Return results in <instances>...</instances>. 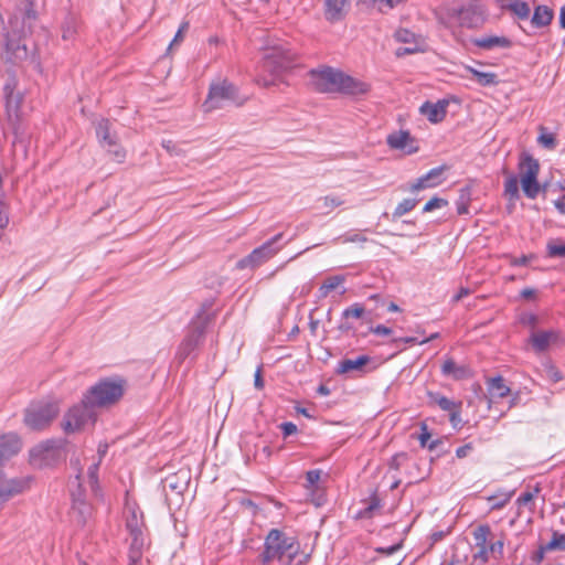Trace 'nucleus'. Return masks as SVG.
Here are the masks:
<instances>
[{
  "instance_id": "obj_1",
  "label": "nucleus",
  "mask_w": 565,
  "mask_h": 565,
  "mask_svg": "<svg viewBox=\"0 0 565 565\" xmlns=\"http://www.w3.org/2000/svg\"><path fill=\"white\" fill-rule=\"evenodd\" d=\"M443 22L455 23L460 28L478 29L484 21V9L480 0H467L465 3H452L445 9Z\"/></svg>"
},
{
  "instance_id": "obj_2",
  "label": "nucleus",
  "mask_w": 565,
  "mask_h": 565,
  "mask_svg": "<svg viewBox=\"0 0 565 565\" xmlns=\"http://www.w3.org/2000/svg\"><path fill=\"white\" fill-rule=\"evenodd\" d=\"M299 552V544L295 537L287 536L278 529H271L265 537L264 551L259 555L262 565H268L275 559L287 555L292 559Z\"/></svg>"
},
{
  "instance_id": "obj_3",
  "label": "nucleus",
  "mask_w": 565,
  "mask_h": 565,
  "mask_svg": "<svg viewBox=\"0 0 565 565\" xmlns=\"http://www.w3.org/2000/svg\"><path fill=\"white\" fill-rule=\"evenodd\" d=\"M126 527L130 536L129 559L131 565H137L141 559L147 543L146 524L142 512L132 507L127 508Z\"/></svg>"
},
{
  "instance_id": "obj_4",
  "label": "nucleus",
  "mask_w": 565,
  "mask_h": 565,
  "mask_svg": "<svg viewBox=\"0 0 565 565\" xmlns=\"http://www.w3.org/2000/svg\"><path fill=\"white\" fill-rule=\"evenodd\" d=\"M245 98H241L238 89L227 79H218L210 85L207 97L203 104L206 111L223 108L227 104L242 106Z\"/></svg>"
},
{
  "instance_id": "obj_5",
  "label": "nucleus",
  "mask_w": 565,
  "mask_h": 565,
  "mask_svg": "<svg viewBox=\"0 0 565 565\" xmlns=\"http://www.w3.org/2000/svg\"><path fill=\"white\" fill-rule=\"evenodd\" d=\"M60 413V405L55 401H40L31 403L24 411L23 422L31 430L47 428Z\"/></svg>"
},
{
  "instance_id": "obj_6",
  "label": "nucleus",
  "mask_w": 565,
  "mask_h": 565,
  "mask_svg": "<svg viewBox=\"0 0 565 565\" xmlns=\"http://www.w3.org/2000/svg\"><path fill=\"white\" fill-rule=\"evenodd\" d=\"M124 394V382L120 380H102L84 395L86 403L96 408L107 407L117 403Z\"/></svg>"
},
{
  "instance_id": "obj_7",
  "label": "nucleus",
  "mask_w": 565,
  "mask_h": 565,
  "mask_svg": "<svg viewBox=\"0 0 565 565\" xmlns=\"http://www.w3.org/2000/svg\"><path fill=\"white\" fill-rule=\"evenodd\" d=\"M211 319L210 313L201 310L191 322L188 333L179 347L178 355L181 360L186 359L202 343Z\"/></svg>"
},
{
  "instance_id": "obj_8",
  "label": "nucleus",
  "mask_w": 565,
  "mask_h": 565,
  "mask_svg": "<svg viewBox=\"0 0 565 565\" xmlns=\"http://www.w3.org/2000/svg\"><path fill=\"white\" fill-rule=\"evenodd\" d=\"M62 441L47 439L30 450V463L39 469L51 467L62 459Z\"/></svg>"
},
{
  "instance_id": "obj_9",
  "label": "nucleus",
  "mask_w": 565,
  "mask_h": 565,
  "mask_svg": "<svg viewBox=\"0 0 565 565\" xmlns=\"http://www.w3.org/2000/svg\"><path fill=\"white\" fill-rule=\"evenodd\" d=\"M96 420L95 407L86 403V396L64 415L62 428L66 434L81 430L87 423Z\"/></svg>"
},
{
  "instance_id": "obj_10",
  "label": "nucleus",
  "mask_w": 565,
  "mask_h": 565,
  "mask_svg": "<svg viewBox=\"0 0 565 565\" xmlns=\"http://www.w3.org/2000/svg\"><path fill=\"white\" fill-rule=\"evenodd\" d=\"M520 182L524 194L529 199H535L540 191L541 185L537 181L540 172V164L537 160L533 159L529 154H523L519 163Z\"/></svg>"
},
{
  "instance_id": "obj_11",
  "label": "nucleus",
  "mask_w": 565,
  "mask_h": 565,
  "mask_svg": "<svg viewBox=\"0 0 565 565\" xmlns=\"http://www.w3.org/2000/svg\"><path fill=\"white\" fill-rule=\"evenodd\" d=\"M282 233L275 235L269 241L265 242L262 246L255 248L247 256L239 259L236 264L238 269L257 268L273 258L281 247L275 245L281 239Z\"/></svg>"
},
{
  "instance_id": "obj_12",
  "label": "nucleus",
  "mask_w": 565,
  "mask_h": 565,
  "mask_svg": "<svg viewBox=\"0 0 565 565\" xmlns=\"http://www.w3.org/2000/svg\"><path fill=\"white\" fill-rule=\"evenodd\" d=\"M342 75V71L330 66H322L309 72L311 84L319 93H339Z\"/></svg>"
},
{
  "instance_id": "obj_13",
  "label": "nucleus",
  "mask_w": 565,
  "mask_h": 565,
  "mask_svg": "<svg viewBox=\"0 0 565 565\" xmlns=\"http://www.w3.org/2000/svg\"><path fill=\"white\" fill-rule=\"evenodd\" d=\"M296 60V53L284 45L277 44L268 47L264 54L263 67L271 74H278L291 67Z\"/></svg>"
},
{
  "instance_id": "obj_14",
  "label": "nucleus",
  "mask_w": 565,
  "mask_h": 565,
  "mask_svg": "<svg viewBox=\"0 0 565 565\" xmlns=\"http://www.w3.org/2000/svg\"><path fill=\"white\" fill-rule=\"evenodd\" d=\"M31 480L30 477L7 478L0 473V505L26 491Z\"/></svg>"
},
{
  "instance_id": "obj_15",
  "label": "nucleus",
  "mask_w": 565,
  "mask_h": 565,
  "mask_svg": "<svg viewBox=\"0 0 565 565\" xmlns=\"http://www.w3.org/2000/svg\"><path fill=\"white\" fill-rule=\"evenodd\" d=\"M96 134L103 147L107 148L117 161H121L125 158L126 152L118 145L116 135L111 132V124L108 119H102L98 121L96 126Z\"/></svg>"
},
{
  "instance_id": "obj_16",
  "label": "nucleus",
  "mask_w": 565,
  "mask_h": 565,
  "mask_svg": "<svg viewBox=\"0 0 565 565\" xmlns=\"http://www.w3.org/2000/svg\"><path fill=\"white\" fill-rule=\"evenodd\" d=\"M3 95L6 99V109L10 120H19L21 115V104L23 95L17 90V82L13 77L8 78L3 86Z\"/></svg>"
},
{
  "instance_id": "obj_17",
  "label": "nucleus",
  "mask_w": 565,
  "mask_h": 565,
  "mask_svg": "<svg viewBox=\"0 0 565 565\" xmlns=\"http://www.w3.org/2000/svg\"><path fill=\"white\" fill-rule=\"evenodd\" d=\"M371 90V84L355 78L351 75H348L343 72L342 79L340 82V92L339 94H343L350 97L359 98L369 94Z\"/></svg>"
},
{
  "instance_id": "obj_18",
  "label": "nucleus",
  "mask_w": 565,
  "mask_h": 565,
  "mask_svg": "<svg viewBox=\"0 0 565 565\" xmlns=\"http://www.w3.org/2000/svg\"><path fill=\"white\" fill-rule=\"evenodd\" d=\"M386 141L392 149L402 150L407 154L415 153L418 150L415 139L405 130L388 135Z\"/></svg>"
},
{
  "instance_id": "obj_19",
  "label": "nucleus",
  "mask_w": 565,
  "mask_h": 565,
  "mask_svg": "<svg viewBox=\"0 0 565 565\" xmlns=\"http://www.w3.org/2000/svg\"><path fill=\"white\" fill-rule=\"evenodd\" d=\"M6 60L11 63H19L26 58L28 50L25 43L20 38L8 36L4 51Z\"/></svg>"
},
{
  "instance_id": "obj_20",
  "label": "nucleus",
  "mask_w": 565,
  "mask_h": 565,
  "mask_svg": "<svg viewBox=\"0 0 565 565\" xmlns=\"http://www.w3.org/2000/svg\"><path fill=\"white\" fill-rule=\"evenodd\" d=\"M447 107L448 102L445 99L438 100L437 103L426 102L420 106L419 111L422 115L426 116L431 124H438L445 119Z\"/></svg>"
},
{
  "instance_id": "obj_21",
  "label": "nucleus",
  "mask_w": 565,
  "mask_h": 565,
  "mask_svg": "<svg viewBox=\"0 0 565 565\" xmlns=\"http://www.w3.org/2000/svg\"><path fill=\"white\" fill-rule=\"evenodd\" d=\"M21 449V440L15 434H7L0 437V465Z\"/></svg>"
},
{
  "instance_id": "obj_22",
  "label": "nucleus",
  "mask_w": 565,
  "mask_h": 565,
  "mask_svg": "<svg viewBox=\"0 0 565 565\" xmlns=\"http://www.w3.org/2000/svg\"><path fill=\"white\" fill-rule=\"evenodd\" d=\"M371 358L369 355H360L356 359L341 360L337 367L338 374H347L351 372L365 373V367L370 364Z\"/></svg>"
},
{
  "instance_id": "obj_23",
  "label": "nucleus",
  "mask_w": 565,
  "mask_h": 565,
  "mask_svg": "<svg viewBox=\"0 0 565 565\" xmlns=\"http://www.w3.org/2000/svg\"><path fill=\"white\" fill-rule=\"evenodd\" d=\"M472 43L482 50L510 49L512 41L507 36L483 35L472 40Z\"/></svg>"
},
{
  "instance_id": "obj_24",
  "label": "nucleus",
  "mask_w": 565,
  "mask_h": 565,
  "mask_svg": "<svg viewBox=\"0 0 565 565\" xmlns=\"http://www.w3.org/2000/svg\"><path fill=\"white\" fill-rule=\"evenodd\" d=\"M503 10H508L520 20H526L530 17L531 8L529 3L521 0H498Z\"/></svg>"
},
{
  "instance_id": "obj_25",
  "label": "nucleus",
  "mask_w": 565,
  "mask_h": 565,
  "mask_svg": "<svg viewBox=\"0 0 565 565\" xmlns=\"http://www.w3.org/2000/svg\"><path fill=\"white\" fill-rule=\"evenodd\" d=\"M19 11L22 14L23 24L30 29L39 18V1L38 0H22L19 6Z\"/></svg>"
},
{
  "instance_id": "obj_26",
  "label": "nucleus",
  "mask_w": 565,
  "mask_h": 565,
  "mask_svg": "<svg viewBox=\"0 0 565 565\" xmlns=\"http://www.w3.org/2000/svg\"><path fill=\"white\" fill-rule=\"evenodd\" d=\"M444 167L434 168L430 171H428L425 175L417 179L416 182L412 183L409 185L411 192H417L426 188L435 186L437 183L433 182L435 179L441 175L444 172Z\"/></svg>"
},
{
  "instance_id": "obj_27",
  "label": "nucleus",
  "mask_w": 565,
  "mask_h": 565,
  "mask_svg": "<svg viewBox=\"0 0 565 565\" xmlns=\"http://www.w3.org/2000/svg\"><path fill=\"white\" fill-rule=\"evenodd\" d=\"M441 372L454 380H463L470 376L469 369L465 365H458L452 359H447L441 365Z\"/></svg>"
},
{
  "instance_id": "obj_28",
  "label": "nucleus",
  "mask_w": 565,
  "mask_h": 565,
  "mask_svg": "<svg viewBox=\"0 0 565 565\" xmlns=\"http://www.w3.org/2000/svg\"><path fill=\"white\" fill-rule=\"evenodd\" d=\"M554 18L553 10L544 4H540L534 9L531 23L535 28H544L551 24Z\"/></svg>"
},
{
  "instance_id": "obj_29",
  "label": "nucleus",
  "mask_w": 565,
  "mask_h": 565,
  "mask_svg": "<svg viewBox=\"0 0 565 565\" xmlns=\"http://www.w3.org/2000/svg\"><path fill=\"white\" fill-rule=\"evenodd\" d=\"M556 340V333L553 331H539L533 332L531 335V343L536 352L545 351L551 342Z\"/></svg>"
},
{
  "instance_id": "obj_30",
  "label": "nucleus",
  "mask_w": 565,
  "mask_h": 565,
  "mask_svg": "<svg viewBox=\"0 0 565 565\" xmlns=\"http://www.w3.org/2000/svg\"><path fill=\"white\" fill-rule=\"evenodd\" d=\"M79 20L73 14L68 13L62 23V38L65 41L73 40L78 31Z\"/></svg>"
},
{
  "instance_id": "obj_31",
  "label": "nucleus",
  "mask_w": 565,
  "mask_h": 565,
  "mask_svg": "<svg viewBox=\"0 0 565 565\" xmlns=\"http://www.w3.org/2000/svg\"><path fill=\"white\" fill-rule=\"evenodd\" d=\"M466 70L471 73L481 86H493L498 84V75L493 72H480L475 67L467 66Z\"/></svg>"
},
{
  "instance_id": "obj_32",
  "label": "nucleus",
  "mask_w": 565,
  "mask_h": 565,
  "mask_svg": "<svg viewBox=\"0 0 565 565\" xmlns=\"http://www.w3.org/2000/svg\"><path fill=\"white\" fill-rule=\"evenodd\" d=\"M488 388L494 397H505L510 394V388L505 385L502 376H495L488 381Z\"/></svg>"
},
{
  "instance_id": "obj_33",
  "label": "nucleus",
  "mask_w": 565,
  "mask_h": 565,
  "mask_svg": "<svg viewBox=\"0 0 565 565\" xmlns=\"http://www.w3.org/2000/svg\"><path fill=\"white\" fill-rule=\"evenodd\" d=\"M429 397L434 404L438 405L443 411H446L449 413L451 411H454L455 408H461V406H462L461 402L451 401L448 397L443 396L438 393H435V394L430 393Z\"/></svg>"
},
{
  "instance_id": "obj_34",
  "label": "nucleus",
  "mask_w": 565,
  "mask_h": 565,
  "mask_svg": "<svg viewBox=\"0 0 565 565\" xmlns=\"http://www.w3.org/2000/svg\"><path fill=\"white\" fill-rule=\"evenodd\" d=\"M347 0H326V17L330 21L339 20Z\"/></svg>"
},
{
  "instance_id": "obj_35",
  "label": "nucleus",
  "mask_w": 565,
  "mask_h": 565,
  "mask_svg": "<svg viewBox=\"0 0 565 565\" xmlns=\"http://www.w3.org/2000/svg\"><path fill=\"white\" fill-rule=\"evenodd\" d=\"M504 195L508 196L510 201H516L520 198L519 181L513 174L508 175L504 181Z\"/></svg>"
},
{
  "instance_id": "obj_36",
  "label": "nucleus",
  "mask_w": 565,
  "mask_h": 565,
  "mask_svg": "<svg viewBox=\"0 0 565 565\" xmlns=\"http://www.w3.org/2000/svg\"><path fill=\"white\" fill-rule=\"evenodd\" d=\"M418 203L416 199H404L401 203L397 204L394 212L392 213V220H397L402 217L404 214L413 211Z\"/></svg>"
},
{
  "instance_id": "obj_37",
  "label": "nucleus",
  "mask_w": 565,
  "mask_h": 565,
  "mask_svg": "<svg viewBox=\"0 0 565 565\" xmlns=\"http://www.w3.org/2000/svg\"><path fill=\"white\" fill-rule=\"evenodd\" d=\"M363 2L376 8L380 12L386 13L405 2V0H363Z\"/></svg>"
},
{
  "instance_id": "obj_38",
  "label": "nucleus",
  "mask_w": 565,
  "mask_h": 565,
  "mask_svg": "<svg viewBox=\"0 0 565 565\" xmlns=\"http://www.w3.org/2000/svg\"><path fill=\"white\" fill-rule=\"evenodd\" d=\"M343 281H344V276H340V275L327 278L323 281V284L321 285V287L319 288L320 296L321 297H327L330 291L335 289Z\"/></svg>"
},
{
  "instance_id": "obj_39",
  "label": "nucleus",
  "mask_w": 565,
  "mask_h": 565,
  "mask_svg": "<svg viewBox=\"0 0 565 565\" xmlns=\"http://www.w3.org/2000/svg\"><path fill=\"white\" fill-rule=\"evenodd\" d=\"M547 256L555 257H565V243L559 239H551L547 242Z\"/></svg>"
},
{
  "instance_id": "obj_40",
  "label": "nucleus",
  "mask_w": 565,
  "mask_h": 565,
  "mask_svg": "<svg viewBox=\"0 0 565 565\" xmlns=\"http://www.w3.org/2000/svg\"><path fill=\"white\" fill-rule=\"evenodd\" d=\"M545 550H559L565 551V533L554 531L552 533V540L545 545Z\"/></svg>"
},
{
  "instance_id": "obj_41",
  "label": "nucleus",
  "mask_w": 565,
  "mask_h": 565,
  "mask_svg": "<svg viewBox=\"0 0 565 565\" xmlns=\"http://www.w3.org/2000/svg\"><path fill=\"white\" fill-rule=\"evenodd\" d=\"M322 203L324 213H330L333 209L342 205L344 201L337 195H326L319 200Z\"/></svg>"
},
{
  "instance_id": "obj_42",
  "label": "nucleus",
  "mask_w": 565,
  "mask_h": 565,
  "mask_svg": "<svg viewBox=\"0 0 565 565\" xmlns=\"http://www.w3.org/2000/svg\"><path fill=\"white\" fill-rule=\"evenodd\" d=\"M490 534V527L488 525H480L473 531V539L478 547L486 546L488 536Z\"/></svg>"
},
{
  "instance_id": "obj_43",
  "label": "nucleus",
  "mask_w": 565,
  "mask_h": 565,
  "mask_svg": "<svg viewBox=\"0 0 565 565\" xmlns=\"http://www.w3.org/2000/svg\"><path fill=\"white\" fill-rule=\"evenodd\" d=\"M394 38L397 42L401 43H407V44H415L417 43L416 34L409 30L406 29H399L395 32Z\"/></svg>"
},
{
  "instance_id": "obj_44",
  "label": "nucleus",
  "mask_w": 565,
  "mask_h": 565,
  "mask_svg": "<svg viewBox=\"0 0 565 565\" xmlns=\"http://www.w3.org/2000/svg\"><path fill=\"white\" fill-rule=\"evenodd\" d=\"M364 312H365V308L363 307V305L356 302V303H353L351 307L347 308L342 312V317L344 319H349V318L360 319L363 317Z\"/></svg>"
},
{
  "instance_id": "obj_45",
  "label": "nucleus",
  "mask_w": 565,
  "mask_h": 565,
  "mask_svg": "<svg viewBox=\"0 0 565 565\" xmlns=\"http://www.w3.org/2000/svg\"><path fill=\"white\" fill-rule=\"evenodd\" d=\"M322 471L320 469L310 470L306 473V484L305 487L308 489H312L317 487L318 482L321 479Z\"/></svg>"
},
{
  "instance_id": "obj_46",
  "label": "nucleus",
  "mask_w": 565,
  "mask_h": 565,
  "mask_svg": "<svg viewBox=\"0 0 565 565\" xmlns=\"http://www.w3.org/2000/svg\"><path fill=\"white\" fill-rule=\"evenodd\" d=\"M447 204H448L447 200H445L443 198L434 196L424 205L423 212L424 213L431 212L436 209L444 207Z\"/></svg>"
},
{
  "instance_id": "obj_47",
  "label": "nucleus",
  "mask_w": 565,
  "mask_h": 565,
  "mask_svg": "<svg viewBox=\"0 0 565 565\" xmlns=\"http://www.w3.org/2000/svg\"><path fill=\"white\" fill-rule=\"evenodd\" d=\"M510 499L511 493L503 494L501 498L492 495L488 500L491 502V510H500L507 505Z\"/></svg>"
},
{
  "instance_id": "obj_48",
  "label": "nucleus",
  "mask_w": 565,
  "mask_h": 565,
  "mask_svg": "<svg viewBox=\"0 0 565 565\" xmlns=\"http://www.w3.org/2000/svg\"><path fill=\"white\" fill-rule=\"evenodd\" d=\"M539 143H541L543 147L552 150L556 147V139H555V136L553 134H541L539 139H537Z\"/></svg>"
},
{
  "instance_id": "obj_49",
  "label": "nucleus",
  "mask_w": 565,
  "mask_h": 565,
  "mask_svg": "<svg viewBox=\"0 0 565 565\" xmlns=\"http://www.w3.org/2000/svg\"><path fill=\"white\" fill-rule=\"evenodd\" d=\"M407 460V454L406 452H399L392 457L390 460V468L394 470H398L401 466L404 463V461Z\"/></svg>"
},
{
  "instance_id": "obj_50",
  "label": "nucleus",
  "mask_w": 565,
  "mask_h": 565,
  "mask_svg": "<svg viewBox=\"0 0 565 565\" xmlns=\"http://www.w3.org/2000/svg\"><path fill=\"white\" fill-rule=\"evenodd\" d=\"M418 51H419L418 43H415V44H411V46L398 47L396 50V52H395V55L397 57H403V56L408 55V54L417 53Z\"/></svg>"
},
{
  "instance_id": "obj_51",
  "label": "nucleus",
  "mask_w": 565,
  "mask_h": 565,
  "mask_svg": "<svg viewBox=\"0 0 565 565\" xmlns=\"http://www.w3.org/2000/svg\"><path fill=\"white\" fill-rule=\"evenodd\" d=\"M99 461L97 462H94L89 466L88 468V471H87V475H88V478H89V481L92 483V486L94 487L95 484H97V481H98V468H99Z\"/></svg>"
},
{
  "instance_id": "obj_52",
  "label": "nucleus",
  "mask_w": 565,
  "mask_h": 565,
  "mask_svg": "<svg viewBox=\"0 0 565 565\" xmlns=\"http://www.w3.org/2000/svg\"><path fill=\"white\" fill-rule=\"evenodd\" d=\"M188 29H189V23H186V22H184L180 25L177 34L174 35V39L170 43V47L173 45H178L183 40L184 33L188 31Z\"/></svg>"
},
{
  "instance_id": "obj_53",
  "label": "nucleus",
  "mask_w": 565,
  "mask_h": 565,
  "mask_svg": "<svg viewBox=\"0 0 565 565\" xmlns=\"http://www.w3.org/2000/svg\"><path fill=\"white\" fill-rule=\"evenodd\" d=\"M9 224V211L3 202H0V228H6Z\"/></svg>"
},
{
  "instance_id": "obj_54",
  "label": "nucleus",
  "mask_w": 565,
  "mask_h": 565,
  "mask_svg": "<svg viewBox=\"0 0 565 565\" xmlns=\"http://www.w3.org/2000/svg\"><path fill=\"white\" fill-rule=\"evenodd\" d=\"M284 437H288L297 433V426L291 422H285L280 425Z\"/></svg>"
},
{
  "instance_id": "obj_55",
  "label": "nucleus",
  "mask_w": 565,
  "mask_h": 565,
  "mask_svg": "<svg viewBox=\"0 0 565 565\" xmlns=\"http://www.w3.org/2000/svg\"><path fill=\"white\" fill-rule=\"evenodd\" d=\"M420 429H422V433H420V435L418 436V440H419V443H420V446H422L423 448H425V447H426V444L429 441V439H430L431 435H430V433L428 431V428H427V425H426V424H422Z\"/></svg>"
},
{
  "instance_id": "obj_56",
  "label": "nucleus",
  "mask_w": 565,
  "mask_h": 565,
  "mask_svg": "<svg viewBox=\"0 0 565 565\" xmlns=\"http://www.w3.org/2000/svg\"><path fill=\"white\" fill-rule=\"evenodd\" d=\"M460 409L461 408H455L454 411H451L449 413V420H450L452 427H455V428L459 427L461 424Z\"/></svg>"
},
{
  "instance_id": "obj_57",
  "label": "nucleus",
  "mask_w": 565,
  "mask_h": 565,
  "mask_svg": "<svg viewBox=\"0 0 565 565\" xmlns=\"http://www.w3.org/2000/svg\"><path fill=\"white\" fill-rule=\"evenodd\" d=\"M370 331L379 335H390L393 332L391 328H387L383 324L372 327L370 328Z\"/></svg>"
},
{
  "instance_id": "obj_58",
  "label": "nucleus",
  "mask_w": 565,
  "mask_h": 565,
  "mask_svg": "<svg viewBox=\"0 0 565 565\" xmlns=\"http://www.w3.org/2000/svg\"><path fill=\"white\" fill-rule=\"evenodd\" d=\"M472 449H473L472 444H466V445H463V446L459 447V448L456 450V456H457L458 458H460V459H461V458H465V457H467V456L470 454V451H471Z\"/></svg>"
},
{
  "instance_id": "obj_59",
  "label": "nucleus",
  "mask_w": 565,
  "mask_h": 565,
  "mask_svg": "<svg viewBox=\"0 0 565 565\" xmlns=\"http://www.w3.org/2000/svg\"><path fill=\"white\" fill-rule=\"evenodd\" d=\"M533 499H534V493H532L531 491H526V492L522 493V494L518 498L516 502H518L520 505H525V504H527V503L532 502V501H533Z\"/></svg>"
},
{
  "instance_id": "obj_60",
  "label": "nucleus",
  "mask_w": 565,
  "mask_h": 565,
  "mask_svg": "<svg viewBox=\"0 0 565 565\" xmlns=\"http://www.w3.org/2000/svg\"><path fill=\"white\" fill-rule=\"evenodd\" d=\"M548 551L550 550H545V545L541 546L540 550H537L533 554V556H532L533 562L540 564L544 559L545 552H548Z\"/></svg>"
},
{
  "instance_id": "obj_61",
  "label": "nucleus",
  "mask_w": 565,
  "mask_h": 565,
  "mask_svg": "<svg viewBox=\"0 0 565 565\" xmlns=\"http://www.w3.org/2000/svg\"><path fill=\"white\" fill-rule=\"evenodd\" d=\"M401 548V544H395L390 547H379L376 551L385 555H392Z\"/></svg>"
},
{
  "instance_id": "obj_62",
  "label": "nucleus",
  "mask_w": 565,
  "mask_h": 565,
  "mask_svg": "<svg viewBox=\"0 0 565 565\" xmlns=\"http://www.w3.org/2000/svg\"><path fill=\"white\" fill-rule=\"evenodd\" d=\"M471 294V290L467 287H461L458 291V294L454 297V301L455 302H458L460 301L461 299H463L465 297L469 296Z\"/></svg>"
},
{
  "instance_id": "obj_63",
  "label": "nucleus",
  "mask_w": 565,
  "mask_h": 565,
  "mask_svg": "<svg viewBox=\"0 0 565 565\" xmlns=\"http://www.w3.org/2000/svg\"><path fill=\"white\" fill-rule=\"evenodd\" d=\"M254 385L257 390H262L264 388V380H263V375H262V371L260 369H258L255 373V380H254Z\"/></svg>"
},
{
  "instance_id": "obj_64",
  "label": "nucleus",
  "mask_w": 565,
  "mask_h": 565,
  "mask_svg": "<svg viewBox=\"0 0 565 565\" xmlns=\"http://www.w3.org/2000/svg\"><path fill=\"white\" fill-rule=\"evenodd\" d=\"M503 546H504V542L500 540V541H497L493 544H491L490 551L492 553H499L501 555L503 553Z\"/></svg>"
}]
</instances>
